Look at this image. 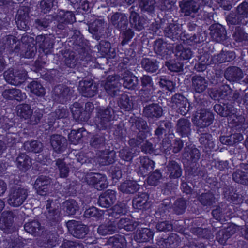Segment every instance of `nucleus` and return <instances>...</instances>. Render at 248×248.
Masks as SVG:
<instances>
[{
	"mask_svg": "<svg viewBox=\"0 0 248 248\" xmlns=\"http://www.w3.org/2000/svg\"><path fill=\"white\" fill-rule=\"evenodd\" d=\"M129 10L130 24L135 30L138 31L142 30L146 23V19L143 17H140L138 14L134 11L133 7H131Z\"/></svg>",
	"mask_w": 248,
	"mask_h": 248,
	"instance_id": "28",
	"label": "nucleus"
},
{
	"mask_svg": "<svg viewBox=\"0 0 248 248\" xmlns=\"http://www.w3.org/2000/svg\"><path fill=\"white\" fill-rule=\"evenodd\" d=\"M114 119V111L111 107L97 108L95 123L99 129H110Z\"/></svg>",
	"mask_w": 248,
	"mask_h": 248,
	"instance_id": "3",
	"label": "nucleus"
},
{
	"mask_svg": "<svg viewBox=\"0 0 248 248\" xmlns=\"http://www.w3.org/2000/svg\"><path fill=\"white\" fill-rule=\"evenodd\" d=\"M45 206L46 211L45 214L46 218L50 221H58L59 218V211L58 206L53 200L48 199L45 202Z\"/></svg>",
	"mask_w": 248,
	"mask_h": 248,
	"instance_id": "21",
	"label": "nucleus"
},
{
	"mask_svg": "<svg viewBox=\"0 0 248 248\" xmlns=\"http://www.w3.org/2000/svg\"><path fill=\"white\" fill-rule=\"evenodd\" d=\"M32 110L29 105L22 104L17 107V115L21 118L27 121L31 114Z\"/></svg>",
	"mask_w": 248,
	"mask_h": 248,
	"instance_id": "63",
	"label": "nucleus"
},
{
	"mask_svg": "<svg viewBox=\"0 0 248 248\" xmlns=\"http://www.w3.org/2000/svg\"><path fill=\"white\" fill-rule=\"evenodd\" d=\"M108 243L112 246V248H126L127 242L125 237L121 235H115L110 237Z\"/></svg>",
	"mask_w": 248,
	"mask_h": 248,
	"instance_id": "49",
	"label": "nucleus"
},
{
	"mask_svg": "<svg viewBox=\"0 0 248 248\" xmlns=\"http://www.w3.org/2000/svg\"><path fill=\"white\" fill-rule=\"evenodd\" d=\"M110 21L115 28L123 31L121 45L124 46L127 44L133 36V31L129 28L127 29L128 20L126 15L121 12L114 13L111 17Z\"/></svg>",
	"mask_w": 248,
	"mask_h": 248,
	"instance_id": "2",
	"label": "nucleus"
},
{
	"mask_svg": "<svg viewBox=\"0 0 248 248\" xmlns=\"http://www.w3.org/2000/svg\"><path fill=\"white\" fill-rule=\"evenodd\" d=\"M97 49L103 56L114 57L115 55L114 49L111 48L110 43L108 41H101L97 46Z\"/></svg>",
	"mask_w": 248,
	"mask_h": 248,
	"instance_id": "52",
	"label": "nucleus"
},
{
	"mask_svg": "<svg viewBox=\"0 0 248 248\" xmlns=\"http://www.w3.org/2000/svg\"><path fill=\"white\" fill-rule=\"evenodd\" d=\"M117 231V226L114 221L108 220L105 223L99 226L97 229L98 233L101 235L111 234Z\"/></svg>",
	"mask_w": 248,
	"mask_h": 248,
	"instance_id": "35",
	"label": "nucleus"
},
{
	"mask_svg": "<svg viewBox=\"0 0 248 248\" xmlns=\"http://www.w3.org/2000/svg\"><path fill=\"white\" fill-rule=\"evenodd\" d=\"M57 20L58 22L68 24L73 23L75 21V17L71 11H61L58 15Z\"/></svg>",
	"mask_w": 248,
	"mask_h": 248,
	"instance_id": "57",
	"label": "nucleus"
},
{
	"mask_svg": "<svg viewBox=\"0 0 248 248\" xmlns=\"http://www.w3.org/2000/svg\"><path fill=\"white\" fill-rule=\"evenodd\" d=\"M181 242V239L176 233H171L167 238H161L159 241V245L167 248H175Z\"/></svg>",
	"mask_w": 248,
	"mask_h": 248,
	"instance_id": "32",
	"label": "nucleus"
},
{
	"mask_svg": "<svg viewBox=\"0 0 248 248\" xmlns=\"http://www.w3.org/2000/svg\"><path fill=\"white\" fill-rule=\"evenodd\" d=\"M71 111L73 118L77 121L85 122L89 118V113L77 102L74 103L72 106Z\"/></svg>",
	"mask_w": 248,
	"mask_h": 248,
	"instance_id": "24",
	"label": "nucleus"
},
{
	"mask_svg": "<svg viewBox=\"0 0 248 248\" xmlns=\"http://www.w3.org/2000/svg\"><path fill=\"white\" fill-rule=\"evenodd\" d=\"M123 80L124 87L128 89H135L138 85L137 77L128 71L125 72Z\"/></svg>",
	"mask_w": 248,
	"mask_h": 248,
	"instance_id": "44",
	"label": "nucleus"
},
{
	"mask_svg": "<svg viewBox=\"0 0 248 248\" xmlns=\"http://www.w3.org/2000/svg\"><path fill=\"white\" fill-rule=\"evenodd\" d=\"M85 181L89 185L93 186L99 190L106 188L108 185L106 177L100 173L87 174L85 176Z\"/></svg>",
	"mask_w": 248,
	"mask_h": 248,
	"instance_id": "9",
	"label": "nucleus"
},
{
	"mask_svg": "<svg viewBox=\"0 0 248 248\" xmlns=\"http://www.w3.org/2000/svg\"><path fill=\"white\" fill-rule=\"evenodd\" d=\"M31 93L38 96H42L45 94V90L43 86L37 81H33L28 86Z\"/></svg>",
	"mask_w": 248,
	"mask_h": 248,
	"instance_id": "64",
	"label": "nucleus"
},
{
	"mask_svg": "<svg viewBox=\"0 0 248 248\" xmlns=\"http://www.w3.org/2000/svg\"><path fill=\"white\" fill-rule=\"evenodd\" d=\"M191 123L186 118L179 119L176 124V131L181 136H188L191 133Z\"/></svg>",
	"mask_w": 248,
	"mask_h": 248,
	"instance_id": "31",
	"label": "nucleus"
},
{
	"mask_svg": "<svg viewBox=\"0 0 248 248\" xmlns=\"http://www.w3.org/2000/svg\"><path fill=\"white\" fill-rule=\"evenodd\" d=\"M24 149L29 152L34 153L40 152L43 148L42 143L36 140L26 141L24 144Z\"/></svg>",
	"mask_w": 248,
	"mask_h": 248,
	"instance_id": "62",
	"label": "nucleus"
},
{
	"mask_svg": "<svg viewBox=\"0 0 248 248\" xmlns=\"http://www.w3.org/2000/svg\"><path fill=\"white\" fill-rule=\"evenodd\" d=\"M37 43L39 44V47L42 49L46 54L51 52L54 46V39L48 36L38 35L36 38Z\"/></svg>",
	"mask_w": 248,
	"mask_h": 248,
	"instance_id": "27",
	"label": "nucleus"
},
{
	"mask_svg": "<svg viewBox=\"0 0 248 248\" xmlns=\"http://www.w3.org/2000/svg\"><path fill=\"white\" fill-rule=\"evenodd\" d=\"M63 209L68 215H73L78 210L79 206L74 200H68L63 203Z\"/></svg>",
	"mask_w": 248,
	"mask_h": 248,
	"instance_id": "58",
	"label": "nucleus"
},
{
	"mask_svg": "<svg viewBox=\"0 0 248 248\" xmlns=\"http://www.w3.org/2000/svg\"><path fill=\"white\" fill-rule=\"evenodd\" d=\"M179 5L181 12L184 16L194 18L198 16L200 5L195 0H183L179 2Z\"/></svg>",
	"mask_w": 248,
	"mask_h": 248,
	"instance_id": "7",
	"label": "nucleus"
},
{
	"mask_svg": "<svg viewBox=\"0 0 248 248\" xmlns=\"http://www.w3.org/2000/svg\"><path fill=\"white\" fill-rule=\"evenodd\" d=\"M78 90L83 96L92 97L97 94V86L92 80H84L79 82Z\"/></svg>",
	"mask_w": 248,
	"mask_h": 248,
	"instance_id": "15",
	"label": "nucleus"
},
{
	"mask_svg": "<svg viewBox=\"0 0 248 248\" xmlns=\"http://www.w3.org/2000/svg\"><path fill=\"white\" fill-rule=\"evenodd\" d=\"M183 147V142L180 139L177 138L171 143L168 137L163 139L162 144V150L167 153L170 149L174 153L179 152Z\"/></svg>",
	"mask_w": 248,
	"mask_h": 248,
	"instance_id": "19",
	"label": "nucleus"
},
{
	"mask_svg": "<svg viewBox=\"0 0 248 248\" xmlns=\"http://www.w3.org/2000/svg\"><path fill=\"white\" fill-rule=\"evenodd\" d=\"M119 77L118 76H109L104 85V89L107 93L114 97L119 94L120 90L121 83L119 82Z\"/></svg>",
	"mask_w": 248,
	"mask_h": 248,
	"instance_id": "13",
	"label": "nucleus"
},
{
	"mask_svg": "<svg viewBox=\"0 0 248 248\" xmlns=\"http://www.w3.org/2000/svg\"><path fill=\"white\" fill-rule=\"evenodd\" d=\"M116 192L108 189L101 194L98 200V204L102 208H109L116 201Z\"/></svg>",
	"mask_w": 248,
	"mask_h": 248,
	"instance_id": "17",
	"label": "nucleus"
},
{
	"mask_svg": "<svg viewBox=\"0 0 248 248\" xmlns=\"http://www.w3.org/2000/svg\"><path fill=\"white\" fill-rule=\"evenodd\" d=\"M118 104L121 108L125 111H129L133 106L132 97L128 96L126 94H123L119 98Z\"/></svg>",
	"mask_w": 248,
	"mask_h": 248,
	"instance_id": "53",
	"label": "nucleus"
},
{
	"mask_svg": "<svg viewBox=\"0 0 248 248\" xmlns=\"http://www.w3.org/2000/svg\"><path fill=\"white\" fill-rule=\"evenodd\" d=\"M43 113V110L39 108H35L34 110H32L31 114L27 120V123L32 125L37 124L42 119Z\"/></svg>",
	"mask_w": 248,
	"mask_h": 248,
	"instance_id": "59",
	"label": "nucleus"
},
{
	"mask_svg": "<svg viewBox=\"0 0 248 248\" xmlns=\"http://www.w3.org/2000/svg\"><path fill=\"white\" fill-rule=\"evenodd\" d=\"M72 39L74 45V48L79 55V58L84 60L88 54L87 40L83 38L79 31L75 32V35L72 37Z\"/></svg>",
	"mask_w": 248,
	"mask_h": 248,
	"instance_id": "11",
	"label": "nucleus"
},
{
	"mask_svg": "<svg viewBox=\"0 0 248 248\" xmlns=\"http://www.w3.org/2000/svg\"><path fill=\"white\" fill-rule=\"evenodd\" d=\"M214 108L221 116L228 117V123L239 132H244L248 128V122L243 116L236 115V109L232 104H216Z\"/></svg>",
	"mask_w": 248,
	"mask_h": 248,
	"instance_id": "1",
	"label": "nucleus"
},
{
	"mask_svg": "<svg viewBox=\"0 0 248 248\" xmlns=\"http://www.w3.org/2000/svg\"><path fill=\"white\" fill-rule=\"evenodd\" d=\"M50 180L46 176H41L35 182L34 187L37 193L40 195H45L48 190Z\"/></svg>",
	"mask_w": 248,
	"mask_h": 248,
	"instance_id": "25",
	"label": "nucleus"
},
{
	"mask_svg": "<svg viewBox=\"0 0 248 248\" xmlns=\"http://www.w3.org/2000/svg\"><path fill=\"white\" fill-rule=\"evenodd\" d=\"M172 107L177 108L181 114L185 115L188 111L187 99L181 94H175L171 97Z\"/></svg>",
	"mask_w": 248,
	"mask_h": 248,
	"instance_id": "23",
	"label": "nucleus"
},
{
	"mask_svg": "<svg viewBox=\"0 0 248 248\" xmlns=\"http://www.w3.org/2000/svg\"><path fill=\"white\" fill-rule=\"evenodd\" d=\"M198 132L201 134V137L199 138V141L201 144L209 149L214 148V142L213 140L212 136L210 133H202V131L200 129L198 130Z\"/></svg>",
	"mask_w": 248,
	"mask_h": 248,
	"instance_id": "55",
	"label": "nucleus"
},
{
	"mask_svg": "<svg viewBox=\"0 0 248 248\" xmlns=\"http://www.w3.org/2000/svg\"><path fill=\"white\" fill-rule=\"evenodd\" d=\"M28 195L27 189L17 187H13L10 189L8 195V203L13 207H19L24 202Z\"/></svg>",
	"mask_w": 248,
	"mask_h": 248,
	"instance_id": "4",
	"label": "nucleus"
},
{
	"mask_svg": "<svg viewBox=\"0 0 248 248\" xmlns=\"http://www.w3.org/2000/svg\"><path fill=\"white\" fill-rule=\"evenodd\" d=\"M25 230L33 235H38L44 231V228L41 224L36 220H32L27 222L24 225Z\"/></svg>",
	"mask_w": 248,
	"mask_h": 248,
	"instance_id": "37",
	"label": "nucleus"
},
{
	"mask_svg": "<svg viewBox=\"0 0 248 248\" xmlns=\"http://www.w3.org/2000/svg\"><path fill=\"white\" fill-rule=\"evenodd\" d=\"M141 64L142 68L149 73L155 72L159 67L156 60L147 58L142 59Z\"/></svg>",
	"mask_w": 248,
	"mask_h": 248,
	"instance_id": "48",
	"label": "nucleus"
},
{
	"mask_svg": "<svg viewBox=\"0 0 248 248\" xmlns=\"http://www.w3.org/2000/svg\"><path fill=\"white\" fill-rule=\"evenodd\" d=\"M69 115L68 110L64 107H59L55 112H51L48 115V122L53 123L56 119L67 118Z\"/></svg>",
	"mask_w": 248,
	"mask_h": 248,
	"instance_id": "47",
	"label": "nucleus"
},
{
	"mask_svg": "<svg viewBox=\"0 0 248 248\" xmlns=\"http://www.w3.org/2000/svg\"><path fill=\"white\" fill-rule=\"evenodd\" d=\"M154 232L150 229L144 228L137 231L135 236V240L138 243H144L152 239Z\"/></svg>",
	"mask_w": 248,
	"mask_h": 248,
	"instance_id": "40",
	"label": "nucleus"
},
{
	"mask_svg": "<svg viewBox=\"0 0 248 248\" xmlns=\"http://www.w3.org/2000/svg\"><path fill=\"white\" fill-rule=\"evenodd\" d=\"M50 142L52 147L56 152H61L66 147L67 140L65 137L58 134L51 136Z\"/></svg>",
	"mask_w": 248,
	"mask_h": 248,
	"instance_id": "29",
	"label": "nucleus"
},
{
	"mask_svg": "<svg viewBox=\"0 0 248 248\" xmlns=\"http://www.w3.org/2000/svg\"><path fill=\"white\" fill-rule=\"evenodd\" d=\"M140 186L137 183L134 181H125L119 186V189L124 193L132 194L136 192L139 189Z\"/></svg>",
	"mask_w": 248,
	"mask_h": 248,
	"instance_id": "43",
	"label": "nucleus"
},
{
	"mask_svg": "<svg viewBox=\"0 0 248 248\" xmlns=\"http://www.w3.org/2000/svg\"><path fill=\"white\" fill-rule=\"evenodd\" d=\"M56 170L61 178H66L68 176L70 171L69 168L65 162L64 159H57L55 161Z\"/></svg>",
	"mask_w": 248,
	"mask_h": 248,
	"instance_id": "51",
	"label": "nucleus"
},
{
	"mask_svg": "<svg viewBox=\"0 0 248 248\" xmlns=\"http://www.w3.org/2000/svg\"><path fill=\"white\" fill-rule=\"evenodd\" d=\"M74 93V90L63 85H58L53 90L52 97L59 103L63 104L69 100Z\"/></svg>",
	"mask_w": 248,
	"mask_h": 248,
	"instance_id": "8",
	"label": "nucleus"
},
{
	"mask_svg": "<svg viewBox=\"0 0 248 248\" xmlns=\"http://www.w3.org/2000/svg\"><path fill=\"white\" fill-rule=\"evenodd\" d=\"M215 59L219 63L232 61L235 58V53L233 51L222 50L220 53L214 56Z\"/></svg>",
	"mask_w": 248,
	"mask_h": 248,
	"instance_id": "56",
	"label": "nucleus"
},
{
	"mask_svg": "<svg viewBox=\"0 0 248 248\" xmlns=\"http://www.w3.org/2000/svg\"><path fill=\"white\" fill-rule=\"evenodd\" d=\"M187 205V201L183 198L176 199L172 207L174 212L178 215L182 214L185 212Z\"/></svg>",
	"mask_w": 248,
	"mask_h": 248,
	"instance_id": "61",
	"label": "nucleus"
},
{
	"mask_svg": "<svg viewBox=\"0 0 248 248\" xmlns=\"http://www.w3.org/2000/svg\"><path fill=\"white\" fill-rule=\"evenodd\" d=\"M163 113L162 107L158 103H153L144 107L143 116L148 121H156L159 119Z\"/></svg>",
	"mask_w": 248,
	"mask_h": 248,
	"instance_id": "10",
	"label": "nucleus"
},
{
	"mask_svg": "<svg viewBox=\"0 0 248 248\" xmlns=\"http://www.w3.org/2000/svg\"><path fill=\"white\" fill-rule=\"evenodd\" d=\"M224 77L231 82H238L243 78L244 75L241 69L237 66H230L224 72Z\"/></svg>",
	"mask_w": 248,
	"mask_h": 248,
	"instance_id": "20",
	"label": "nucleus"
},
{
	"mask_svg": "<svg viewBox=\"0 0 248 248\" xmlns=\"http://www.w3.org/2000/svg\"><path fill=\"white\" fill-rule=\"evenodd\" d=\"M115 152L114 151L105 150L98 153V161L102 165H108L114 161Z\"/></svg>",
	"mask_w": 248,
	"mask_h": 248,
	"instance_id": "34",
	"label": "nucleus"
},
{
	"mask_svg": "<svg viewBox=\"0 0 248 248\" xmlns=\"http://www.w3.org/2000/svg\"><path fill=\"white\" fill-rule=\"evenodd\" d=\"M14 217V214L12 212H3L0 217V228L2 230L10 228L13 223Z\"/></svg>",
	"mask_w": 248,
	"mask_h": 248,
	"instance_id": "41",
	"label": "nucleus"
},
{
	"mask_svg": "<svg viewBox=\"0 0 248 248\" xmlns=\"http://www.w3.org/2000/svg\"><path fill=\"white\" fill-rule=\"evenodd\" d=\"M16 163L17 167L20 170L26 171L31 166V159L24 153H21L17 157Z\"/></svg>",
	"mask_w": 248,
	"mask_h": 248,
	"instance_id": "42",
	"label": "nucleus"
},
{
	"mask_svg": "<svg viewBox=\"0 0 248 248\" xmlns=\"http://www.w3.org/2000/svg\"><path fill=\"white\" fill-rule=\"evenodd\" d=\"M167 174L170 178H178L182 175V169L180 165L175 161L169 162L167 166Z\"/></svg>",
	"mask_w": 248,
	"mask_h": 248,
	"instance_id": "36",
	"label": "nucleus"
},
{
	"mask_svg": "<svg viewBox=\"0 0 248 248\" xmlns=\"http://www.w3.org/2000/svg\"><path fill=\"white\" fill-rule=\"evenodd\" d=\"M28 37L23 36L21 38L22 43H19L15 46L14 51L17 52L21 50V55L27 58L33 57L37 52V48L33 42L25 44Z\"/></svg>",
	"mask_w": 248,
	"mask_h": 248,
	"instance_id": "6",
	"label": "nucleus"
},
{
	"mask_svg": "<svg viewBox=\"0 0 248 248\" xmlns=\"http://www.w3.org/2000/svg\"><path fill=\"white\" fill-rule=\"evenodd\" d=\"M171 202L170 199H164L162 203L159 205V207L155 213L156 217L167 219L169 217V209L170 208Z\"/></svg>",
	"mask_w": 248,
	"mask_h": 248,
	"instance_id": "38",
	"label": "nucleus"
},
{
	"mask_svg": "<svg viewBox=\"0 0 248 248\" xmlns=\"http://www.w3.org/2000/svg\"><path fill=\"white\" fill-rule=\"evenodd\" d=\"M210 35L213 40L222 42L227 39L225 29L219 24H213L210 27Z\"/></svg>",
	"mask_w": 248,
	"mask_h": 248,
	"instance_id": "22",
	"label": "nucleus"
},
{
	"mask_svg": "<svg viewBox=\"0 0 248 248\" xmlns=\"http://www.w3.org/2000/svg\"><path fill=\"white\" fill-rule=\"evenodd\" d=\"M215 219L219 221H227L232 217L231 209L226 204H221L212 212Z\"/></svg>",
	"mask_w": 248,
	"mask_h": 248,
	"instance_id": "18",
	"label": "nucleus"
},
{
	"mask_svg": "<svg viewBox=\"0 0 248 248\" xmlns=\"http://www.w3.org/2000/svg\"><path fill=\"white\" fill-rule=\"evenodd\" d=\"M164 36L173 41L178 40L183 33L182 25L178 23L168 24L163 31Z\"/></svg>",
	"mask_w": 248,
	"mask_h": 248,
	"instance_id": "14",
	"label": "nucleus"
},
{
	"mask_svg": "<svg viewBox=\"0 0 248 248\" xmlns=\"http://www.w3.org/2000/svg\"><path fill=\"white\" fill-rule=\"evenodd\" d=\"M201 204L204 206L211 207L216 202L214 195L211 192L202 193L198 197Z\"/></svg>",
	"mask_w": 248,
	"mask_h": 248,
	"instance_id": "50",
	"label": "nucleus"
},
{
	"mask_svg": "<svg viewBox=\"0 0 248 248\" xmlns=\"http://www.w3.org/2000/svg\"><path fill=\"white\" fill-rule=\"evenodd\" d=\"M193 53L190 49L185 48L181 45H177L175 48V55L180 60H188L190 59Z\"/></svg>",
	"mask_w": 248,
	"mask_h": 248,
	"instance_id": "54",
	"label": "nucleus"
},
{
	"mask_svg": "<svg viewBox=\"0 0 248 248\" xmlns=\"http://www.w3.org/2000/svg\"><path fill=\"white\" fill-rule=\"evenodd\" d=\"M140 165L139 166V173L145 176L154 169L155 163L153 160L145 156L140 157Z\"/></svg>",
	"mask_w": 248,
	"mask_h": 248,
	"instance_id": "33",
	"label": "nucleus"
},
{
	"mask_svg": "<svg viewBox=\"0 0 248 248\" xmlns=\"http://www.w3.org/2000/svg\"><path fill=\"white\" fill-rule=\"evenodd\" d=\"M154 49L156 53L164 56L169 51L166 42L161 39L156 40L155 42Z\"/></svg>",
	"mask_w": 248,
	"mask_h": 248,
	"instance_id": "60",
	"label": "nucleus"
},
{
	"mask_svg": "<svg viewBox=\"0 0 248 248\" xmlns=\"http://www.w3.org/2000/svg\"><path fill=\"white\" fill-rule=\"evenodd\" d=\"M191 82L193 90L199 93H203L208 86V81L205 78L198 75L192 77Z\"/></svg>",
	"mask_w": 248,
	"mask_h": 248,
	"instance_id": "30",
	"label": "nucleus"
},
{
	"mask_svg": "<svg viewBox=\"0 0 248 248\" xmlns=\"http://www.w3.org/2000/svg\"><path fill=\"white\" fill-rule=\"evenodd\" d=\"M148 196L146 193H142L135 197L132 201L133 206L138 209H144L148 208L149 203L147 202Z\"/></svg>",
	"mask_w": 248,
	"mask_h": 248,
	"instance_id": "45",
	"label": "nucleus"
},
{
	"mask_svg": "<svg viewBox=\"0 0 248 248\" xmlns=\"http://www.w3.org/2000/svg\"><path fill=\"white\" fill-rule=\"evenodd\" d=\"M66 224L68 231L75 237L82 238L88 233V227L78 221L69 220Z\"/></svg>",
	"mask_w": 248,
	"mask_h": 248,
	"instance_id": "12",
	"label": "nucleus"
},
{
	"mask_svg": "<svg viewBox=\"0 0 248 248\" xmlns=\"http://www.w3.org/2000/svg\"><path fill=\"white\" fill-rule=\"evenodd\" d=\"M232 176L233 180L236 183L248 185V164H241L240 168L233 172Z\"/></svg>",
	"mask_w": 248,
	"mask_h": 248,
	"instance_id": "16",
	"label": "nucleus"
},
{
	"mask_svg": "<svg viewBox=\"0 0 248 248\" xmlns=\"http://www.w3.org/2000/svg\"><path fill=\"white\" fill-rule=\"evenodd\" d=\"M117 229H124L127 231H132L139 225L138 222L132 220L127 218H122L117 223Z\"/></svg>",
	"mask_w": 248,
	"mask_h": 248,
	"instance_id": "46",
	"label": "nucleus"
},
{
	"mask_svg": "<svg viewBox=\"0 0 248 248\" xmlns=\"http://www.w3.org/2000/svg\"><path fill=\"white\" fill-rule=\"evenodd\" d=\"M214 120L213 114L207 109L197 112L192 118L193 124L200 128L209 126Z\"/></svg>",
	"mask_w": 248,
	"mask_h": 248,
	"instance_id": "5",
	"label": "nucleus"
},
{
	"mask_svg": "<svg viewBox=\"0 0 248 248\" xmlns=\"http://www.w3.org/2000/svg\"><path fill=\"white\" fill-rule=\"evenodd\" d=\"M2 95L6 100H16L18 101H22L26 98V94L16 88L5 89L2 92Z\"/></svg>",
	"mask_w": 248,
	"mask_h": 248,
	"instance_id": "26",
	"label": "nucleus"
},
{
	"mask_svg": "<svg viewBox=\"0 0 248 248\" xmlns=\"http://www.w3.org/2000/svg\"><path fill=\"white\" fill-rule=\"evenodd\" d=\"M171 202L170 199H164L162 203L159 205V207L155 213L156 217L167 219L169 217V209L170 208Z\"/></svg>",
	"mask_w": 248,
	"mask_h": 248,
	"instance_id": "39",
	"label": "nucleus"
}]
</instances>
